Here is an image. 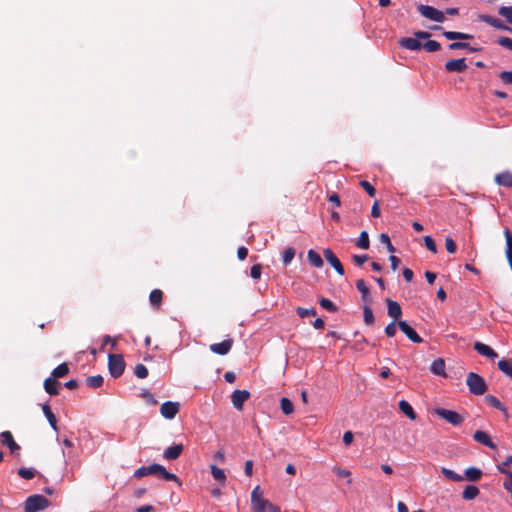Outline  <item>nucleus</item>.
<instances>
[{
  "instance_id": "obj_28",
  "label": "nucleus",
  "mask_w": 512,
  "mask_h": 512,
  "mask_svg": "<svg viewBox=\"0 0 512 512\" xmlns=\"http://www.w3.org/2000/svg\"><path fill=\"white\" fill-rule=\"evenodd\" d=\"M42 411H43L44 415L46 416L50 426L53 428L54 431H57L58 427H57L56 416L51 411V408L48 403L42 405Z\"/></svg>"
},
{
  "instance_id": "obj_18",
  "label": "nucleus",
  "mask_w": 512,
  "mask_h": 512,
  "mask_svg": "<svg viewBox=\"0 0 512 512\" xmlns=\"http://www.w3.org/2000/svg\"><path fill=\"white\" fill-rule=\"evenodd\" d=\"M474 349L482 356L494 360L497 358L498 354L488 345L482 342H475Z\"/></svg>"
},
{
  "instance_id": "obj_27",
  "label": "nucleus",
  "mask_w": 512,
  "mask_h": 512,
  "mask_svg": "<svg viewBox=\"0 0 512 512\" xmlns=\"http://www.w3.org/2000/svg\"><path fill=\"white\" fill-rule=\"evenodd\" d=\"M464 475V480L476 482L482 477L483 473L482 470L477 467H469L464 471Z\"/></svg>"
},
{
  "instance_id": "obj_23",
  "label": "nucleus",
  "mask_w": 512,
  "mask_h": 512,
  "mask_svg": "<svg viewBox=\"0 0 512 512\" xmlns=\"http://www.w3.org/2000/svg\"><path fill=\"white\" fill-rule=\"evenodd\" d=\"M498 369L508 378L512 380V359L503 358L497 363Z\"/></svg>"
},
{
  "instance_id": "obj_33",
  "label": "nucleus",
  "mask_w": 512,
  "mask_h": 512,
  "mask_svg": "<svg viewBox=\"0 0 512 512\" xmlns=\"http://www.w3.org/2000/svg\"><path fill=\"white\" fill-rule=\"evenodd\" d=\"M163 299V292L160 289H154L150 292L149 301L154 308H159Z\"/></svg>"
},
{
  "instance_id": "obj_21",
  "label": "nucleus",
  "mask_w": 512,
  "mask_h": 512,
  "mask_svg": "<svg viewBox=\"0 0 512 512\" xmlns=\"http://www.w3.org/2000/svg\"><path fill=\"white\" fill-rule=\"evenodd\" d=\"M183 450L184 447L182 444H175L164 451L163 457L169 461L176 460L182 454Z\"/></svg>"
},
{
  "instance_id": "obj_4",
  "label": "nucleus",
  "mask_w": 512,
  "mask_h": 512,
  "mask_svg": "<svg viewBox=\"0 0 512 512\" xmlns=\"http://www.w3.org/2000/svg\"><path fill=\"white\" fill-rule=\"evenodd\" d=\"M50 504V501L38 494L29 496L25 501V512H38L46 509Z\"/></svg>"
},
{
  "instance_id": "obj_44",
  "label": "nucleus",
  "mask_w": 512,
  "mask_h": 512,
  "mask_svg": "<svg viewBox=\"0 0 512 512\" xmlns=\"http://www.w3.org/2000/svg\"><path fill=\"white\" fill-rule=\"evenodd\" d=\"M504 236L506 240V256H512V233L508 228L504 230Z\"/></svg>"
},
{
  "instance_id": "obj_60",
  "label": "nucleus",
  "mask_w": 512,
  "mask_h": 512,
  "mask_svg": "<svg viewBox=\"0 0 512 512\" xmlns=\"http://www.w3.org/2000/svg\"><path fill=\"white\" fill-rule=\"evenodd\" d=\"M368 255L367 254H363V255H354L353 256V261L355 262L356 265H363L367 260H368Z\"/></svg>"
},
{
  "instance_id": "obj_45",
  "label": "nucleus",
  "mask_w": 512,
  "mask_h": 512,
  "mask_svg": "<svg viewBox=\"0 0 512 512\" xmlns=\"http://www.w3.org/2000/svg\"><path fill=\"white\" fill-rule=\"evenodd\" d=\"M363 316H364V322L365 324L367 325H372L374 324V315H373V311L372 309L368 306V305H365L363 307Z\"/></svg>"
},
{
  "instance_id": "obj_29",
  "label": "nucleus",
  "mask_w": 512,
  "mask_h": 512,
  "mask_svg": "<svg viewBox=\"0 0 512 512\" xmlns=\"http://www.w3.org/2000/svg\"><path fill=\"white\" fill-rule=\"evenodd\" d=\"M307 258L311 265L314 266L315 268H322L324 265V262L320 254L314 251L313 249H310L307 252Z\"/></svg>"
},
{
  "instance_id": "obj_35",
  "label": "nucleus",
  "mask_w": 512,
  "mask_h": 512,
  "mask_svg": "<svg viewBox=\"0 0 512 512\" xmlns=\"http://www.w3.org/2000/svg\"><path fill=\"white\" fill-rule=\"evenodd\" d=\"M441 473L443 474L444 477H446L447 479H449L451 481H454V482L464 481L463 476H461L460 474H458V473L454 472L453 470L448 469L446 467L441 468Z\"/></svg>"
},
{
  "instance_id": "obj_25",
  "label": "nucleus",
  "mask_w": 512,
  "mask_h": 512,
  "mask_svg": "<svg viewBox=\"0 0 512 512\" xmlns=\"http://www.w3.org/2000/svg\"><path fill=\"white\" fill-rule=\"evenodd\" d=\"M59 383L55 378L48 377L44 381V389L50 395H58L59 394Z\"/></svg>"
},
{
  "instance_id": "obj_61",
  "label": "nucleus",
  "mask_w": 512,
  "mask_h": 512,
  "mask_svg": "<svg viewBox=\"0 0 512 512\" xmlns=\"http://www.w3.org/2000/svg\"><path fill=\"white\" fill-rule=\"evenodd\" d=\"M498 43H499L501 46H503V47H505V48H507V49H509V50H512V39H511V38L502 37V38H500V39L498 40Z\"/></svg>"
},
{
  "instance_id": "obj_55",
  "label": "nucleus",
  "mask_w": 512,
  "mask_h": 512,
  "mask_svg": "<svg viewBox=\"0 0 512 512\" xmlns=\"http://www.w3.org/2000/svg\"><path fill=\"white\" fill-rule=\"evenodd\" d=\"M445 248L448 253L453 254L457 250V246L455 241L451 237H446L445 239Z\"/></svg>"
},
{
  "instance_id": "obj_62",
  "label": "nucleus",
  "mask_w": 512,
  "mask_h": 512,
  "mask_svg": "<svg viewBox=\"0 0 512 512\" xmlns=\"http://www.w3.org/2000/svg\"><path fill=\"white\" fill-rule=\"evenodd\" d=\"M244 472L248 477H251L253 474V461L247 460L245 462Z\"/></svg>"
},
{
  "instance_id": "obj_48",
  "label": "nucleus",
  "mask_w": 512,
  "mask_h": 512,
  "mask_svg": "<svg viewBox=\"0 0 512 512\" xmlns=\"http://www.w3.org/2000/svg\"><path fill=\"white\" fill-rule=\"evenodd\" d=\"M379 239L380 241L386 245L387 247V250L390 252V253H394L396 251L395 247L393 246V244L391 243V240H390V237L388 236V234L386 233H381L380 236H379Z\"/></svg>"
},
{
  "instance_id": "obj_12",
  "label": "nucleus",
  "mask_w": 512,
  "mask_h": 512,
  "mask_svg": "<svg viewBox=\"0 0 512 512\" xmlns=\"http://www.w3.org/2000/svg\"><path fill=\"white\" fill-rule=\"evenodd\" d=\"M324 257L327 262L335 269L339 275H344V267L330 248H326L323 251Z\"/></svg>"
},
{
  "instance_id": "obj_5",
  "label": "nucleus",
  "mask_w": 512,
  "mask_h": 512,
  "mask_svg": "<svg viewBox=\"0 0 512 512\" xmlns=\"http://www.w3.org/2000/svg\"><path fill=\"white\" fill-rule=\"evenodd\" d=\"M108 369L112 377H120L125 369V361L121 354H109Z\"/></svg>"
},
{
  "instance_id": "obj_50",
  "label": "nucleus",
  "mask_w": 512,
  "mask_h": 512,
  "mask_svg": "<svg viewBox=\"0 0 512 512\" xmlns=\"http://www.w3.org/2000/svg\"><path fill=\"white\" fill-rule=\"evenodd\" d=\"M296 312L300 318L316 315V310L314 308L307 309L303 307H297Z\"/></svg>"
},
{
  "instance_id": "obj_51",
  "label": "nucleus",
  "mask_w": 512,
  "mask_h": 512,
  "mask_svg": "<svg viewBox=\"0 0 512 512\" xmlns=\"http://www.w3.org/2000/svg\"><path fill=\"white\" fill-rule=\"evenodd\" d=\"M141 397L149 405H157V403H158V401L155 399L154 395L148 390H143L141 393Z\"/></svg>"
},
{
  "instance_id": "obj_8",
  "label": "nucleus",
  "mask_w": 512,
  "mask_h": 512,
  "mask_svg": "<svg viewBox=\"0 0 512 512\" xmlns=\"http://www.w3.org/2000/svg\"><path fill=\"white\" fill-rule=\"evenodd\" d=\"M418 38L406 37L399 40V45L408 50H420L422 48V39L429 38L432 34H415Z\"/></svg>"
},
{
  "instance_id": "obj_16",
  "label": "nucleus",
  "mask_w": 512,
  "mask_h": 512,
  "mask_svg": "<svg viewBox=\"0 0 512 512\" xmlns=\"http://www.w3.org/2000/svg\"><path fill=\"white\" fill-rule=\"evenodd\" d=\"M467 68L465 58L460 59H452L445 63V69L448 72H458L461 73L465 71Z\"/></svg>"
},
{
  "instance_id": "obj_19",
  "label": "nucleus",
  "mask_w": 512,
  "mask_h": 512,
  "mask_svg": "<svg viewBox=\"0 0 512 512\" xmlns=\"http://www.w3.org/2000/svg\"><path fill=\"white\" fill-rule=\"evenodd\" d=\"M473 439L484 445V446H487L491 449H495L496 448V445L494 444V442L491 440V437L489 436L488 433L482 431V430H477L474 435H473Z\"/></svg>"
},
{
  "instance_id": "obj_42",
  "label": "nucleus",
  "mask_w": 512,
  "mask_h": 512,
  "mask_svg": "<svg viewBox=\"0 0 512 512\" xmlns=\"http://www.w3.org/2000/svg\"><path fill=\"white\" fill-rule=\"evenodd\" d=\"M498 14L506 19L512 25V6H502L498 10Z\"/></svg>"
},
{
  "instance_id": "obj_32",
  "label": "nucleus",
  "mask_w": 512,
  "mask_h": 512,
  "mask_svg": "<svg viewBox=\"0 0 512 512\" xmlns=\"http://www.w3.org/2000/svg\"><path fill=\"white\" fill-rule=\"evenodd\" d=\"M497 469L500 473L506 475V479L503 483V486L507 491L510 492L512 497V472L510 470L503 468L501 465H498Z\"/></svg>"
},
{
  "instance_id": "obj_41",
  "label": "nucleus",
  "mask_w": 512,
  "mask_h": 512,
  "mask_svg": "<svg viewBox=\"0 0 512 512\" xmlns=\"http://www.w3.org/2000/svg\"><path fill=\"white\" fill-rule=\"evenodd\" d=\"M319 304L322 308L332 313H335L338 310V307L331 300L324 297L319 299Z\"/></svg>"
},
{
  "instance_id": "obj_57",
  "label": "nucleus",
  "mask_w": 512,
  "mask_h": 512,
  "mask_svg": "<svg viewBox=\"0 0 512 512\" xmlns=\"http://www.w3.org/2000/svg\"><path fill=\"white\" fill-rule=\"evenodd\" d=\"M262 272V266L260 264H255L251 267L250 275L253 279H259Z\"/></svg>"
},
{
  "instance_id": "obj_9",
  "label": "nucleus",
  "mask_w": 512,
  "mask_h": 512,
  "mask_svg": "<svg viewBox=\"0 0 512 512\" xmlns=\"http://www.w3.org/2000/svg\"><path fill=\"white\" fill-rule=\"evenodd\" d=\"M267 499L262 496L260 486H256L251 493V507L253 512H264V505Z\"/></svg>"
},
{
  "instance_id": "obj_59",
  "label": "nucleus",
  "mask_w": 512,
  "mask_h": 512,
  "mask_svg": "<svg viewBox=\"0 0 512 512\" xmlns=\"http://www.w3.org/2000/svg\"><path fill=\"white\" fill-rule=\"evenodd\" d=\"M266 503L264 505V512H281L280 508L273 503H271L269 500H266Z\"/></svg>"
},
{
  "instance_id": "obj_14",
  "label": "nucleus",
  "mask_w": 512,
  "mask_h": 512,
  "mask_svg": "<svg viewBox=\"0 0 512 512\" xmlns=\"http://www.w3.org/2000/svg\"><path fill=\"white\" fill-rule=\"evenodd\" d=\"M233 343H234L233 339L228 338V339L223 340L220 343L211 344L210 350L213 353L218 354V355H226L231 350Z\"/></svg>"
},
{
  "instance_id": "obj_17",
  "label": "nucleus",
  "mask_w": 512,
  "mask_h": 512,
  "mask_svg": "<svg viewBox=\"0 0 512 512\" xmlns=\"http://www.w3.org/2000/svg\"><path fill=\"white\" fill-rule=\"evenodd\" d=\"M386 304H387V314H388V316L393 318V321H397L401 317V315H402L401 306L399 305L398 302H396L394 300H391L389 298L386 299Z\"/></svg>"
},
{
  "instance_id": "obj_36",
  "label": "nucleus",
  "mask_w": 512,
  "mask_h": 512,
  "mask_svg": "<svg viewBox=\"0 0 512 512\" xmlns=\"http://www.w3.org/2000/svg\"><path fill=\"white\" fill-rule=\"evenodd\" d=\"M69 372V367L66 363H62L60 365H58L56 368H54V370L52 371V376L53 378L57 379V378H61V377H64L68 374Z\"/></svg>"
},
{
  "instance_id": "obj_52",
  "label": "nucleus",
  "mask_w": 512,
  "mask_h": 512,
  "mask_svg": "<svg viewBox=\"0 0 512 512\" xmlns=\"http://www.w3.org/2000/svg\"><path fill=\"white\" fill-rule=\"evenodd\" d=\"M360 186L367 192V194L370 196V197H374L375 194H376V190L375 188L371 185L370 182L366 181V180H361L360 181Z\"/></svg>"
},
{
  "instance_id": "obj_49",
  "label": "nucleus",
  "mask_w": 512,
  "mask_h": 512,
  "mask_svg": "<svg viewBox=\"0 0 512 512\" xmlns=\"http://www.w3.org/2000/svg\"><path fill=\"white\" fill-rule=\"evenodd\" d=\"M18 475L23 479L30 480L35 476V471L31 468L22 467L18 470Z\"/></svg>"
},
{
  "instance_id": "obj_30",
  "label": "nucleus",
  "mask_w": 512,
  "mask_h": 512,
  "mask_svg": "<svg viewBox=\"0 0 512 512\" xmlns=\"http://www.w3.org/2000/svg\"><path fill=\"white\" fill-rule=\"evenodd\" d=\"M479 488L475 485H468L462 492V498L466 501L473 500L479 495Z\"/></svg>"
},
{
  "instance_id": "obj_38",
  "label": "nucleus",
  "mask_w": 512,
  "mask_h": 512,
  "mask_svg": "<svg viewBox=\"0 0 512 512\" xmlns=\"http://www.w3.org/2000/svg\"><path fill=\"white\" fill-rule=\"evenodd\" d=\"M281 410L285 415H290L294 411L293 403L286 397L281 398L280 400Z\"/></svg>"
},
{
  "instance_id": "obj_47",
  "label": "nucleus",
  "mask_w": 512,
  "mask_h": 512,
  "mask_svg": "<svg viewBox=\"0 0 512 512\" xmlns=\"http://www.w3.org/2000/svg\"><path fill=\"white\" fill-rule=\"evenodd\" d=\"M295 249L293 247H288L283 252V263L284 265H288L292 262L295 256Z\"/></svg>"
},
{
  "instance_id": "obj_10",
  "label": "nucleus",
  "mask_w": 512,
  "mask_h": 512,
  "mask_svg": "<svg viewBox=\"0 0 512 512\" xmlns=\"http://www.w3.org/2000/svg\"><path fill=\"white\" fill-rule=\"evenodd\" d=\"M397 326L407 336V338L413 343H422L423 339L417 334V332L405 321L398 320Z\"/></svg>"
},
{
  "instance_id": "obj_31",
  "label": "nucleus",
  "mask_w": 512,
  "mask_h": 512,
  "mask_svg": "<svg viewBox=\"0 0 512 512\" xmlns=\"http://www.w3.org/2000/svg\"><path fill=\"white\" fill-rule=\"evenodd\" d=\"M356 287L361 293L362 300L366 303L371 302L369 288L366 286L363 279H359L356 281Z\"/></svg>"
},
{
  "instance_id": "obj_15",
  "label": "nucleus",
  "mask_w": 512,
  "mask_h": 512,
  "mask_svg": "<svg viewBox=\"0 0 512 512\" xmlns=\"http://www.w3.org/2000/svg\"><path fill=\"white\" fill-rule=\"evenodd\" d=\"M0 442L9 448L12 454L20 450V446L14 441L13 435L10 431H4L0 434Z\"/></svg>"
},
{
  "instance_id": "obj_6",
  "label": "nucleus",
  "mask_w": 512,
  "mask_h": 512,
  "mask_svg": "<svg viewBox=\"0 0 512 512\" xmlns=\"http://www.w3.org/2000/svg\"><path fill=\"white\" fill-rule=\"evenodd\" d=\"M434 413L453 426H459L464 422V417L456 411L445 408H435Z\"/></svg>"
},
{
  "instance_id": "obj_58",
  "label": "nucleus",
  "mask_w": 512,
  "mask_h": 512,
  "mask_svg": "<svg viewBox=\"0 0 512 512\" xmlns=\"http://www.w3.org/2000/svg\"><path fill=\"white\" fill-rule=\"evenodd\" d=\"M333 472L339 477L349 478L351 475V472L349 470L340 467H334Z\"/></svg>"
},
{
  "instance_id": "obj_63",
  "label": "nucleus",
  "mask_w": 512,
  "mask_h": 512,
  "mask_svg": "<svg viewBox=\"0 0 512 512\" xmlns=\"http://www.w3.org/2000/svg\"><path fill=\"white\" fill-rule=\"evenodd\" d=\"M248 255V249L244 246H241L237 250V257L239 260H244Z\"/></svg>"
},
{
  "instance_id": "obj_26",
  "label": "nucleus",
  "mask_w": 512,
  "mask_h": 512,
  "mask_svg": "<svg viewBox=\"0 0 512 512\" xmlns=\"http://www.w3.org/2000/svg\"><path fill=\"white\" fill-rule=\"evenodd\" d=\"M495 182L504 187H512V173L505 171L495 176Z\"/></svg>"
},
{
  "instance_id": "obj_20",
  "label": "nucleus",
  "mask_w": 512,
  "mask_h": 512,
  "mask_svg": "<svg viewBox=\"0 0 512 512\" xmlns=\"http://www.w3.org/2000/svg\"><path fill=\"white\" fill-rule=\"evenodd\" d=\"M478 19L481 22L488 23L490 26L496 29L508 30L509 32H512V30L508 28L506 25H504L501 20L490 15H479Z\"/></svg>"
},
{
  "instance_id": "obj_46",
  "label": "nucleus",
  "mask_w": 512,
  "mask_h": 512,
  "mask_svg": "<svg viewBox=\"0 0 512 512\" xmlns=\"http://www.w3.org/2000/svg\"><path fill=\"white\" fill-rule=\"evenodd\" d=\"M134 374L140 379H144L148 376V369L144 364H137L134 368Z\"/></svg>"
},
{
  "instance_id": "obj_22",
  "label": "nucleus",
  "mask_w": 512,
  "mask_h": 512,
  "mask_svg": "<svg viewBox=\"0 0 512 512\" xmlns=\"http://www.w3.org/2000/svg\"><path fill=\"white\" fill-rule=\"evenodd\" d=\"M485 400L491 407L500 410L506 419L509 418V413H508L507 409L505 408V406L500 402V400L497 397H495L493 395H487V396H485Z\"/></svg>"
},
{
  "instance_id": "obj_11",
  "label": "nucleus",
  "mask_w": 512,
  "mask_h": 512,
  "mask_svg": "<svg viewBox=\"0 0 512 512\" xmlns=\"http://www.w3.org/2000/svg\"><path fill=\"white\" fill-rule=\"evenodd\" d=\"M180 410L178 402L167 401L161 405L160 413L166 419H173Z\"/></svg>"
},
{
  "instance_id": "obj_39",
  "label": "nucleus",
  "mask_w": 512,
  "mask_h": 512,
  "mask_svg": "<svg viewBox=\"0 0 512 512\" xmlns=\"http://www.w3.org/2000/svg\"><path fill=\"white\" fill-rule=\"evenodd\" d=\"M425 42L422 43V48L425 49L427 52H435L440 49V43L435 40L430 39H424Z\"/></svg>"
},
{
  "instance_id": "obj_37",
  "label": "nucleus",
  "mask_w": 512,
  "mask_h": 512,
  "mask_svg": "<svg viewBox=\"0 0 512 512\" xmlns=\"http://www.w3.org/2000/svg\"><path fill=\"white\" fill-rule=\"evenodd\" d=\"M210 469H211V474L213 476V478L216 480V481H219V482H222L224 483L225 480H226V475L224 473V470L217 467L216 465H211L210 466Z\"/></svg>"
},
{
  "instance_id": "obj_56",
  "label": "nucleus",
  "mask_w": 512,
  "mask_h": 512,
  "mask_svg": "<svg viewBox=\"0 0 512 512\" xmlns=\"http://www.w3.org/2000/svg\"><path fill=\"white\" fill-rule=\"evenodd\" d=\"M499 78L504 84L510 85L512 84V71H502L499 74Z\"/></svg>"
},
{
  "instance_id": "obj_34",
  "label": "nucleus",
  "mask_w": 512,
  "mask_h": 512,
  "mask_svg": "<svg viewBox=\"0 0 512 512\" xmlns=\"http://www.w3.org/2000/svg\"><path fill=\"white\" fill-rule=\"evenodd\" d=\"M399 409L409 419L414 420L416 418V413L414 412L412 406L407 401L401 400L399 402Z\"/></svg>"
},
{
  "instance_id": "obj_64",
  "label": "nucleus",
  "mask_w": 512,
  "mask_h": 512,
  "mask_svg": "<svg viewBox=\"0 0 512 512\" xmlns=\"http://www.w3.org/2000/svg\"><path fill=\"white\" fill-rule=\"evenodd\" d=\"M380 214H381V212H380L379 203H378V201H375L371 208V215H372V217L377 218L380 216Z\"/></svg>"
},
{
  "instance_id": "obj_3",
  "label": "nucleus",
  "mask_w": 512,
  "mask_h": 512,
  "mask_svg": "<svg viewBox=\"0 0 512 512\" xmlns=\"http://www.w3.org/2000/svg\"><path fill=\"white\" fill-rule=\"evenodd\" d=\"M449 40H460L454 41L449 45V49H466L470 52L479 51L480 47L471 46L469 42L464 40H469L472 38V34H444Z\"/></svg>"
},
{
  "instance_id": "obj_53",
  "label": "nucleus",
  "mask_w": 512,
  "mask_h": 512,
  "mask_svg": "<svg viewBox=\"0 0 512 512\" xmlns=\"http://www.w3.org/2000/svg\"><path fill=\"white\" fill-rule=\"evenodd\" d=\"M397 332V322L392 321L385 327V334L387 337H394Z\"/></svg>"
},
{
  "instance_id": "obj_43",
  "label": "nucleus",
  "mask_w": 512,
  "mask_h": 512,
  "mask_svg": "<svg viewBox=\"0 0 512 512\" xmlns=\"http://www.w3.org/2000/svg\"><path fill=\"white\" fill-rule=\"evenodd\" d=\"M357 246L361 249H368L370 246L369 236L366 231H362L357 241Z\"/></svg>"
},
{
  "instance_id": "obj_1",
  "label": "nucleus",
  "mask_w": 512,
  "mask_h": 512,
  "mask_svg": "<svg viewBox=\"0 0 512 512\" xmlns=\"http://www.w3.org/2000/svg\"><path fill=\"white\" fill-rule=\"evenodd\" d=\"M152 474H157L162 479H164L166 481H175V482H178L180 484L179 478L175 474L170 473L169 471H167L165 469V467L160 465V464L154 463V464L149 465V466H142V467H139L134 472V476L136 478H141V477L152 475Z\"/></svg>"
},
{
  "instance_id": "obj_13",
  "label": "nucleus",
  "mask_w": 512,
  "mask_h": 512,
  "mask_svg": "<svg viewBox=\"0 0 512 512\" xmlns=\"http://www.w3.org/2000/svg\"><path fill=\"white\" fill-rule=\"evenodd\" d=\"M250 397V393L247 390H235L231 395V401L233 406L237 410L243 409V404L245 401H247Z\"/></svg>"
},
{
  "instance_id": "obj_24",
  "label": "nucleus",
  "mask_w": 512,
  "mask_h": 512,
  "mask_svg": "<svg viewBox=\"0 0 512 512\" xmlns=\"http://www.w3.org/2000/svg\"><path fill=\"white\" fill-rule=\"evenodd\" d=\"M430 371L435 375L445 377V361L442 358L435 359L430 366Z\"/></svg>"
},
{
  "instance_id": "obj_54",
  "label": "nucleus",
  "mask_w": 512,
  "mask_h": 512,
  "mask_svg": "<svg viewBox=\"0 0 512 512\" xmlns=\"http://www.w3.org/2000/svg\"><path fill=\"white\" fill-rule=\"evenodd\" d=\"M424 243L426 248L431 251L432 253H437V246L435 241L432 239L431 236H425L424 237Z\"/></svg>"
},
{
  "instance_id": "obj_40",
  "label": "nucleus",
  "mask_w": 512,
  "mask_h": 512,
  "mask_svg": "<svg viewBox=\"0 0 512 512\" xmlns=\"http://www.w3.org/2000/svg\"><path fill=\"white\" fill-rule=\"evenodd\" d=\"M103 377L101 375L90 376L86 379V383L90 388H99L103 384Z\"/></svg>"
},
{
  "instance_id": "obj_7",
  "label": "nucleus",
  "mask_w": 512,
  "mask_h": 512,
  "mask_svg": "<svg viewBox=\"0 0 512 512\" xmlns=\"http://www.w3.org/2000/svg\"><path fill=\"white\" fill-rule=\"evenodd\" d=\"M417 9L423 17H425L429 20L439 22V23H441L445 20L444 13L432 6L419 5Z\"/></svg>"
},
{
  "instance_id": "obj_2",
  "label": "nucleus",
  "mask_w": 512,
  "mask_h": 512,
  "mask_svg": "<svg viewBox=\"0 0 512 512\" xmlns=\"http://www.w3.org/2000/svg\"><path fill=\"white\" fill-rule=\"evenodd\" d=\"M466 384L470 393L474 395H483L487 391V384L482 376L477 373L470 372L466 378Z\"/></svg>"
}]
</instances>
